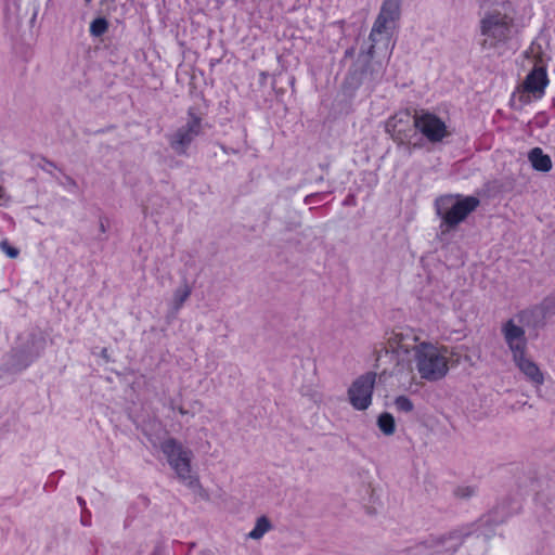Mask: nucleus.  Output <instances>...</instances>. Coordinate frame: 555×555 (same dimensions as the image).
I'll return each mask as SVG.
<instances>
[{
    "label": "nucleus",
    "mask_w": 555,
    "mask_h": 555,
    "mask_svg": "<svg viewBox=\"0 0 555 555\" xmlns=\"http://www.w3.org/2000/svg\"><path fill=\"white\" fill-rule=\"evenodd\" d=\"M516 8L511 0H502L487 10L478 23V44L487 54L499 52L514 37Z\"/></svg>",
    "instance_id": "f257e3e1"
},
{
    "label": "nucleus",
    "mask_w": 555,
    "mask_h": 555,
    "mask_svg": "<svg viewBox=\"0 0 555 555\" xmlns=\"http://www.w3.org/2000/svg\"><path fill=\"white\" fill-rule=\"evenodd\" d=\"M479 199L475 196L444 195L436 199L437 215L441 218V234L454 229L460 222L474 211L479 205Z\"/></svg>",
    "instance_id": "f03ea898"
},
{
    "label": "nucleus",
    "mask_w": 555,
    "mask_h": 555,
    "mask_svg": "<svg viewBox=\"0 0 555 555\" xmlns=\"http://www.w3.org/2000/svg\"><path fill=\"white\" fill-rule=\"evenodd\" d=\"M402 0H384L379 13L373 24L369 40L371 42L367 48L369 56L375 53V47L379 42L388 43L396 22L400 18Z\"/></svg>",
    "instance_id": "7ed1b4c3"
},
{
    "label": "nucleus",
    "mask_w": 555,
    "mask_h": 555,
    "mask_svg": "<svg viewBox=\"0 0 555 555\" xmlns=\"http://www.w3.org/2000/svg\"><path fill=\"white\" fill-rule=\"evenodd\" d=\"M416 369L422 378L436 382L443 378L448 371V361L441 356L438 348L431 344L422 343L414 346Z\"/></svg>",
    "instance_id": "20e7f679"
},
{
    "label": "nucleus",
    "mask_w": 555,
    "mask_h": 555,
    "mask_svg": "<svg viewBox=\"0 0 555 555\" xmlns=\"http://www.w3.org/2000/svg\"><path fill=\"white\" fill-rule=\"evenodd\" d=\"M160 449L166 455L170 466L183 482L189 487H195L198 485V479L191 474V450L183 448V446L175 438L165 440L162 443Z\"/></svg>",
    "instance_id": "39448f33"
},
{
    "label": "nucleus",
    "mask_w": 555,
    "mask_h": 555,
    "mask_svg": "<svg viewBox=\"0 0 555 555\" xmlns=\"http://www.w3.org/2000/svg\"><path fill=\"white\" fill-rule=\"evenodd\" d=\"M366 52H361L357 62L352 65L348 74L349 85L353 88L366 86L373 88L378 83L385 74V66L379 61L373 60Z\"/></svg>",
    "instance_id": "423d86ee"
},
{
    "label": "nucleus",
    "mask_w": 555,
    "mask_h": 555,
    "mask_svg": "<svg viewBox=\"0 0 555 555\" xmlns=\"http://www.w3.org/2000/svg\"><path fill=\"white\" fill-rule=\"evenodd\" d=\"M376 376L375 372H366L352 382L347 393L353 409L364 411L371 405Z\"/></svg>",
    "instance_id": "0eeeda50"
},
{
    "label": "nucleus",
    "mask_w": 555,
    "mask_h": 555,
    "mask_svg": "<svg viewBox=\"0 0 555 555\" xmlns=\"http://www.w3.org/2000/svg\"><path fill=\"white\" fill-rule=\"evenodd\" d=\"M414 129L426 139H444L454 134L451 126L442 117L428 111L415 113Z\"/></svg>",
    "instance_id": "6e6552de"
},
{
    "label": "nucleus",
    "mask_w": 555,
    "mask_h": 555,
    "mask_svg": "<svg viewBox=\"0 0 555 555\" xmlns=\"http://www.w3.org/2000/svg\"><path fill=\"white\" fill-rule=\"evenodd\" d=\"M548 83L546 69L542 66H534L526 76L521 89L520 98H526V102L533 99H541L544 95L545 88Z\"/></svg>",
    "instance_id": "1a4fd4ad"
},
{
    "label": "nucleus",
    "mask_w": 555,
    "mask_h": 555,
    "mask_svg": "<svg viewBox=\"0 0 555 555\" xmlns=\"http://www.w3.org/2000/svg\"><path fill=\"white\" fill-rule=\"evenodd\" d=\"M504 340L512 352V356L519 352H527L528 340L525 328L517 325L514 319H508L501 327Z\"/></svg>",
    "instance_id": "9d476101"
},
{
    "label": "nucleus",
    "mask_w": 555,
    "mask_h": 555,
    "mask_svg": "<svg viewBox=\"0 0 555 555\" xmlns=\"http://www.w3.org/2000/svg\"><path fill=\"white\" fill-rule=\"evenodd\" d=\"M414 121L415 114L412 115L408 111L399 112L387 120L386 131L391 139H402V135L406 137L408 132L413 131Z\"/></svg>",
    "instance_id": "9b49d317"
},
{
    "label": "nucleus",
    "mask_w": 555,
    "mask_h": 555,
    "mask_svg": "<svg viewBox=\"0 0 555 555\" xmlns=\"http://www.w3.org/2000/svg\"><path fill=\"white\" fill-rule=\"evenodd\" d=\"M513 361L518 370L534 386H541L544 383V374L538 364L527 357V352H519L513 356Z\"/></svg>",
    "instance_id": "f8f14e48"
},
{
    "label": "nucleus",
    "mask_w": 555,
    "mask_h": 555,
    "mask_svg": "<svg viewBox=\"0 0 555 555\" xmlns=\"http://www.w3.org/2000/svg\"><path fill=\"white\" fill-rule=\"evenodd\" d=\"M203 114L197 107H190L188 111L186 124L179 130L177 139H192L203 134Z\"/></svg>",
    "instance_id": "ddd939ff"
},
{
    "label": "nucleus",
    "mask_w": 555,
    "mask_h": 555,
    "mask_svg": "<svg viewBox=\"0 0 555 555\" xmlns=\"http://www.w3.org/2000/svg\"><path fill=\"white\" fill-rule=\"evenodd\" d=\"M517 318L525 326L532 328L543 327L547 320L538 305L530 309L520 311L517 314Z\"/></svg>",
    "instance_id": "4468645a"
},
{
    "label": "nucleus",
    "mask_w": 555,
    "mask_h": 555,
    "mask_svg": "<svg viewBox=\"0 0 555 555\" xmlns=\"http://www.w3.org/2000/svg\"><path fill=\"white\" fill-rule=\"evenodd\" d=\"M528 159L534 170L548 172L552 169L551 157L543 153L540 147H534L528 153Z\"/></svg>",
    "instance_id": "2eb2a0df"
},
{
    "label": "nucleus",
    "mask_w": 555,
    "mask_h": 555,
    "mask_svg": "<svg viewBox=\"0 0 555 555\" xmlns=\"http://www.w3.org/2000/svg\"><path fill=\"white\" fill-rule=\"evenodd\" d=\"M470 534L469 531H466V532H463L462 530H454L452 532H450L449 534L447 535H442L440 538H438L435 542V545H442L444 544L448 540H452V541H455L456 543L451 547V550L453 552H455L460 545H462V543L464 542V539L466 537H468Z\"/></svg>",
    "instance_id": "dca6fc26"
},
{
    "label": "nucleus",
    "mask_w": 555,
    "mask_h": 555,
    "mask_svg": "<svg viewBox=\"0 0 555 555\" xmlns=\"http://www.w3.org/2000/svg\"><path fill=\"white\" fill-rule=\"evenodd\" d=\"M272 528L271 521L267 516H261L257 519L255 528L248 533V538L259 540L263 534Z\"/></svg>",
    "instance_id": "f3484780"
},
{
    "label": "nucleus",
    "mask_w": 555,
    "mask_h": 555,
    "mask_svg": "<svg viewBox=\"0 0 555 555\" xmlns=\"http://www.w3.org/2000/svg\"><path fill=\"white\" fill-rule=\"evenodd\" d=\"M377 426L384 435H392L396 430L393 416L388 412L382 413L377 418Z\"/></svg>",
    "instance_id": "a211bd4d"
},
{
    "label": "nucleus",
    "mask_w": 555,
    "mask_h": 555,
    "mask_svg": "<svg viewBox=\"0 0 555 555\" xmlns=\"http://www.w3.org/2000/svg\"><path fill=\"white\" fill-rule=\"evenodd\" d=\"M108 29V22L105 17H96L90 24V34L93 37L103 36Z\"/></svg>",
    "instance_id": "6ab92c4d"
},
{
    "label": "nucleus",
    "mask_w": 555,
    "mask_h": 555,
    "mask_svg": "<svg viewBox=\"0 0 555 555\" xmlns=\"http://www.w3.org/2000/svg\"><path fill=\"white\" fill-rule=\"evenodd\" d=\"M190 295L191 287L189 285L185 284L183 288H178L175 292V309L179 310Z\"/></svg>",
    "instance_id": "aec40b11"
},
{
    "label": "nucleus",
    "mask_w": 555,
    "mask_h": 555,
    "mask_svg": "<svg viewBox=\"0 0 555 555\" xmlns=\"http://www.w3.org/2000/svg\"><path fill=\"white\" fill-rule=\"evenodd\" d=\"M538 306L546 319L555 315V298L547 297Z\"/></svg>",
    "instance_id": "412c9836"
},
{
    "label": "nucleus",
    "mask_w": 555,
    "mask_h": 555,
    "mask_svg": "<svg viewBox=\"0 0 555 555\" xmlns=\"http://www.w3.org/2000/svg\"><path fill=\"white\" fill-rule=\"evenodd\" d=\"M396 408L401 412H412L414 409V404L410 398L406 396H399L395 399Z\"/></svg>",
    "instance_id": "4be33fe9"
},
{
    "label": "nucleus",
    "mask_w": 555,
    "mask_h": 555,
    "mask_svg": "<svg viewBox=\"0 0 555 555\" xmlns=\"http://www.w3.org/2000/svg\"><path fill=\"white\" fill-rule=\"evenodd\" d=\"M0 248L11 259L16 258L18 256V254H20V250L16 247L11 246L7 240H3L0 243Z\"/></svg>",
    "instance_id": "5701e85b"
},
{
    "label": "nucleus",
    "mask_w": 555,
    "mask_h": 555,
    "mask_svg": "<svg viewBox=\"0 0 555 555\" xmlns=\"http://www.w3.org/2000/svg\"><path fill=\"white\" fill-rule=\"evenodd\" d=\"M191 141H170V149L179 155L185 154Z\"/></svg>",
    "instance_id": "b1692460"
},
{
    "label": "nucleus",
    "mask_w": 555,
    "mask_h": 555,
    "mask_svg": "<svg viewBox=\"0 0 555 555\" xmlns=\"http://www.w3.org/2000/svg\"><path fill=\"white\" fill-rule=\"evenodd\" d=\"M473 493V490L470 488H465L463 490H457L456 494L462 498H468Z\"/></svg>",
    "instance_id": "393cba45"
},
{
    "label": "nucleus",
    "mask_w": 555,
    "mask_h": 555,
    "mask_svg": "<svg viewBox=\"0 0 555 555\" xmlns=\"http://www.w3.org/2000/svg\"><path fill=\"white\" fill-rule=\"evenodd\" d=\"M344 205L346 206H350V205H356V197L353 194H349L346 199L344 201Z\"/></svg>",
    "instance_id": "a878e982"
},
{
    "label": "nucleus",
    "mask_w": 555,
    "mask_h": 555,
    "mask_svg": "<svg viewBox=\"0 0 555 555\" xmlns=\"http://www.w3.org/2000/svg\"><path fill=\"white\" fill-rule=\"evenodd\" d=\"M399 149H402L404 152H411V145L405 143L404 141H400L398 144Z\"/></svg>",
    "instance_id": "bb28decb"
},
{
    "label": "nucleus",
    "mask_w": 555,
    "mask_h": 555,
    "mask_svg": "<svg viewBox=\"0 0 555 555\" xmlns=\"http://www.w3.org/2000/svg\"><path fill=\"white\" fill-rule=\"evenodd\" d=\"M101 357H102L106 362H109V360H111V359H109V356H108V353H107V349H106V348H103V349L101 350Z\"/></svg>",
    "instance_id": "cd10ccee"
},
{
    "label": "nucleus",
    "mask_w": 555,
    "mask_h": 555,
    "mask_svg": "<svg viewBox=\"0 0 555 555\" xmlns=\"http://www.w3.org/2000/svg\"><path fill=\"white\" fill-rule=\"evenodd\" d=\"M354 54V49L353 48H349L345 51V57H352Z\"/></svg>",
    "instance_id": "c85d7f7f"
},
{
    "label": "nucleus",
    "mask_w": 555,
    "mask_h": 555,
    "mask_svg": "<svg viewBox=\"0 0 555 555\" xmlns=\"http://www.w3.org/2000/svg\"><path fill=\"white\" fill-rule=\"evenodd\" d=\"M77 501H78V503H79V505H80L81 507H83V506H85L86 502H85V500H83L81 496H78V498H77Z\"/></svg>",
    "instance_id": "c756f323"
},
{
    "label": "nucleus",
    "mask_w": 555,
    "mask_h": 555,
    "mask_svg": "<svg viewBox=\"0 0 555 555\" xmlns=\"http://www.w3.org/2000/svg\"><path fill=\"white\" fill-rule=\"evenodd\" d=\"M178 411H179V413H180V414H182V415L188 414V411H186V410H184L182 406H180V408L178 409Z\"/></svg>",
    "instance_id": "7c9ffc66"
},
{
    "label": "nucleus",
    "mask_w": 555,
    "mask_h": 555,
    "mask_svg": "<svg viewBox=\"0 0 555 555\" xmlns=\"http://www.w3.org/2000/svg\"><path fill=\"white\" fill-rule=\"evenodd\" d=\"M67 183L72 184V185H76L75 180H73L70 177H67Z\"/></svg>",
    "instance_id": "2f4dec72"
},
{
    "label": "nucleus",
    "mask_w": 555,
    "mask_h": 555,
    "mask_svg": "<svg viewBox=\"0 0 555 555\" xmlns=\"http://www.w3.org/2000/svg\"><path fill=\"white\" fill-rule=\"evenodd\" d=\"M415 147H422V143L421 142H415L413 144V149H415Z\"/></svg>",
    "instance_id": "473e14b6"
},
{
    "label": "nucleus",
    "mask_w": 555,
    "mask_h": 555,
    "mask_svg": "<svg viewBox=\"0 0 555 555\" xmlns=\"http://www.w3.org/2000/svg\"><path fill=\"white\" fill-rule=\"evenodd\" d=\"M100 230H101L102 232H105V231H106L103 222H101V223H100Z\"/></svg>",
    "instance_id": "72a5a7b5"
},
{
    "label": "nucleus",
    "mask_w": 555,
    "mask_h": 555,
    "mask_svg": "<svg viewBox=\"0 0 555 555\" xmlns=\"http://www.w3.org/2000/svg\"><path fill=\"white\" fill-rule=\"evenodd\" d=\"M27 364H28L27 362H26V363H23L22 365H20V366L17 367V370H22L23 367H26V366H27Z\"/></svg>",
    "instance_id": "f704fd0d"
},
{
    "label": "nucleus",
    "mask_w": 555,
    "mask_h": 555,
    "mask_svg": "<svg viewBox=\"0 0 555 555\" xmlns=\"http://www.w3.org/2000/svg\"><path fill=\"white\" fill-rule=\"evenodd\" d=\"M399 349H403V350H404V352H409V350H408L406 348H404V346H403V345H399Z\"/></svg>",
    "instance_id": "c9c22d12"
},
{
    "label": "nucleus",
    "mask_w": 555,
    "mask_h": 555,
    "mask_svg": "<svg viewBox=\"0 0 555 555\" xmlns=\"http://www.w3.org/2000/svg\"><path fill=\"white\" fill-rule=\"evenodd\" d=\"M3 195H4V191H3V189L0 186V198H1V197H3Z\"/></svg>",
    "instance_id": "e433bc0d"
},
{
    "label": "nucleus",
    "mask_w": 555,
    "mask_h": 555,
    "mask_svg": "<svg viewBox=\"0 0 555 555\" xmlns=\"http://www.w3.org/2000/svg\"><path fill=\"white\" fill-rule=\"evenodd\" d=\"M221 149L223 150L224 153H228V150L224 145H221Z\"/></svg>",
    "instance_id": "4c0bfd02"
},
{
    "label": "nucleus",
    "mask_w": 555,
    "mask_h": 555,
    "mask_svg": "<svg viewBox=\"0 0 555 555\" xmlns=\"http://www.w3.org/2000/svg\"><path fill=\"white\" fill-rule=\"evenodd\" d=\"M86 4H90L92 0H85Z\"/></svg>",
    "instance_id": "58836bf2"
},
{
    "label": "nucleus",
    "mask_w": 555,
    "mask_h": 555,
    "mask_svg": "<svg viewBox=\"0 0 555 555\" xmlns=\"http://www.w3.org/2000/svg\"><path fill=\"white\" fill-rule=\"evenodd\" d=\"M48 164L51 166V167H55V165L51 162H48Z\"/></svg>",
    "instance_id": "ea45409f"
}]
</instances>
